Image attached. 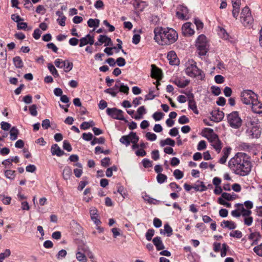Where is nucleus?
<instances>
[{
	"label": "nucleus",
	"instance_id": "44",
	"mask_svg": "<svg viewBox=\"0 0 262 262\" xmlns=\"http://www.w3.org/2000/svg\"><path fill=\"white\" fill-rule=\"evenodd\" d=\"M173 176L177 180L181 179L183 176V172L179 169H176L173 172Z\"/></svg>",
	"mask_w": 262,
	"mask_h": 262
},
{
	"label": "nucleus",
	"instance_id": "55",
	"mask_svg": "<svg viewBox=\"0 0 262 262\" xmlns=\"http://www.w3.org/2000/svg\"><path fill=\"white\" fill-rule=\"evenodd\" d=\"M146 137L148 140L153 141L156 140L157 135L154 133L147 132L146 134Z\"/></svg>",
	"mask_w": 262,
	"mask_h": 262
},
{
	"label": "nucleus",
	"instance_id": "13",
	"mask_svg": "<svg viewBox=\"0 0 262 262\" xmlns=\"http://www.w3.org/2000/svg\"><path fill=\"white\" fill-rule=\"evenodd\" d=\"M151 77L152 78L160 80L162 78V71L156 65H151Z\"/></svg>",
	"mask_w": 262,
	"mask_h": 262
},
{
	"label": "nucleus",
	"instance_id": "36",
	"mask_svg": "<svg viewBox=\"0 0 262 262\" xmlns=\"http://www.w3.org/2000/svg\"><path fill=\"white\" fill-rule=\"evenodd\" d=\"M105 142V139L104 137H101L99 138L95 137L91 141V145H94L96 144H104Z\"/></svg>",
	"mask_w": 262,
	"mask_h": 262
},
{
	"label": "nucleus",
	"instance_id": "51",
	"mask_svg": "<svg viewBox=\"0 0 262 262\" xmlns=\"http://www.w3.org/2000/svg\"><path fill=\"white\" fill-rule=\"evenodd\" d=\"M189 119L186 116L183 115L179 118L178 122L181 124H184L189 123Z\"/></svg>",
	"mask_w": 262,
	"mask_h": 262
},
{
	"label": "nucleus",
	"instance_id": "50",
	"mask_svg": "<svg viewBox=\"0 0 262 262\" xmlns=\"http://www.w3.org/2000/svg\"><path fill=\"white\" fill-rule=\"evenodd\" d=\"M11 254V251L10 249H6L4 253L0 254V260H3L5 258L9 257Z\"/></svg>",
	"mask_w": 262,
	"mask_h": 262
},
{
	"label": "nucleus",
	"instance_id": "34",
	"mask_svg": "<svg viewBox=\"0 0 262 262\" xmlns=\"http://www.w3.org/2000/svg\"><path fill=\"white\" fill-rule=\"evenodd\" d=\"M164 232H163L162 231V229H161L160 233L161 234L167 233V236H170L172 234V228L170 227V226L168 224H165L164 226Z\"/></svg>",
	"mask_w": 262,
	"mask_h": 262
},
{
	"label": "nucleus",
	"instance_id": "22",
	"mask_svg": "<svg viewBox=\"0 0 262 262\" xmlns=\"http://www.w3.org/2000/svg\"><path fill=\"white\" fill-rule=\"evenodd\" d=\"M221 226L223 228H228L230 230L234 229L236 227L235 223L233 221L225 220L222 222Z\"/></svg>",
	"mask_w": 262,
	"mask_h": 262
},
{
	"label": "nucleus",
	"instance_id": "29",
	"mask_svg": "<svg viewBox=\"0 0 262 262\" xmlns=\"http://www.w3.org/2000/svg\"><path fill=\"white\" fill-rule=\"evenodd\" d=\"M211 144L217 152V153L220 152L222 148V143L220 139H218L216 140V141H214L213 142L211 143Z\"/></svg>",
	"mask_w": 262,
	"mask_h": 262
},
{
	"label": "nucleus",
	"instance_id": "9",
	"mask_svg": "<svg viewBox=\"0 0 262 262\" xmlns=\"http://www.w3.org/2000/svg\"><path fill=\"white\" fill-rule=\"evenodd\" d=\"M106 113L108 115L115 119L123 120L125 122L127 121L125 120L123 115V111L117 108H107Z\"/></svg>",
	"mask_w": 262,
	"mask_h": 262
},
{
	"label": "nucleus",
	"instance_id": "32",
	"mask_svg": "<svg viewBox=\"0 0 262 262\" xmlns=\"http://www.w3.org/2000/svg\"><path fill=\"white\" fill-rule=\"evenodd\" d=\"M73 66V63L68 60L63 61V67H64V70L66 73L70 72L72 69Z\"/></svg>",
	"mask_w": 262,
	"mask_h": 262
},
{
	"label": "nucleus",
	"instance_id": "33",
	"mask_svg": "<svg viewBox=\"0 0 262 262\" xmlns=\"http://www.w3.org/2000/svg\"><path fill=\"white\" fill-rule=\"evenodd\" d=\"M100 24V20L98 19L90 18L88 21V26L92 27H97Z\"/></svg>",
	"mask_w": 262,
	"mask_h": 262
},
{
	"label": "nucleus",
	"instance_id": "63",
	"mask_svg": "<svg viewBox=\"0 0 262 262\" xmlns=\"http://www.w3.org/2000/svg\"><path fill=\"white\" fill-rule=\"evenodd\" d=\"M42 127L45 129H47L50 127V121L49 119H46L43 120L41 124Z\"/></svg>",
	"mask_w": 262,
	"mask_h": 262
},
{
	"label": "nucleus",
	"instance_id": "10",
	"mask_svg": "<svg viewBox=\"0 0 262 262\" xmlns=\"http://www.w3.org/2000/svg\"><path fill=\"white\" fill-rule=\"evenodd\" d=\"M211 120L215 122H219L223 120L224 117V113L223 111H220L219 109H215L212 111L211 113Z\"/></svg>",
	"mask_w": 262,
	"mask_h": 262
},
{
	"label": "nucleus",
	"instance_id": "1",
	"mask_svg": "<svg viewBox=\"0 0 262 262\" xmlns=\"http://www.w3.org/2000/svg\"><path fill=\"white\" fill-rule=\"evenodd\" d=\"M228 167L235 174L247 176L250 174L252 167L250 157L244 152H237L229 160Z\"/></svg>",
	"mask_w": 262,
	"mask_h": 262
},
{
	"label": "nucleus",
	"instance_id": "14",
	"mask_svg": "<svg viewBox=\"0 0 262 262\" xmlns=\"http://www.w3.org/2000/svg\"><path fill=\"white\" fill-rule=\"evenodd\" d=\"M252 111L256 114L262 113V103L258 102L256 98L253 103L251 104Z\"/></svg>",
	"mask_w": 262,
	"mask_h": 262
},
{
	"label": "nucleus",
	"instance_id": "23",
	"mask_svg": "<svg viewBox=\"0 0 262 262\" xmlns=\"http://www.w3.org/2000/svg\"><path fill=\"white\" fill-rule=\"evenodd\" d=\"M131 135L133 136V139H132V143L133 144L132 147L133 149H135L136 148H138L139 147V145L137 143L139 138L137 136V134L135 132H131Z\"/></svg>",
	"mask_w": 262,
	"mask_h": 262
},
{
	"label": "nucleus",
	"instance_id": "60",
	"mask_svg": "<svg viewBox=\"0 0 262 262\" xmlns=\"http://www.w3.org/2000/svg\"><path fill=\"white\" fill-rule=\"evenodd\" d=\"M99 217V216L98 214L91 216V220L97 226L100 225L101 223Z\"/></svg>",
	"mask_w": 262,
	"mask_h": 262
},
{
	"label": "nucleus",
	"instance_id": "45",
	"mask_svg": "<svg viewBox=\"0 0 262 262\" xmlns=\"http://www.w3.org/2000/svg\"><path fill=\"white\" fill-rule=\"evenodd\" d=\"M155 233V230L153 229H149L147 230L146 233V238L147 241H150L152 239V237L154 236Z\"/></svg>",
	"mask_w": 262,
	"mask_h": 262
},
{
	"label": "nucleus",
	"instance_id": "24",
	"mask_svg": "<svg viewBox=\"0 0 262 262\" xmlns=\"http://www.w3.org/2000/svg\"><path fill=\"white\" fill-rule=\"evenodd\" d=\"M261 238V235L258 232H254L251 233L249 236V239L252 240L253 243L252 245H256L257 243V241Z\"/></svg>",
	"mask_w": 262,
	"mask_h": 262
},
{
	"label": "nucleus",
	"instance_id": "12",
	"mask_svg": "<svg viewBox=\"0 0 262 262\" xmlns=\"http://www.w3.org/2000/svg\"><path fill=\"white\" fill-rule=\"evenodd\" d=\"M192 25L190 23H186L183 25L182 30L184 35L190 36L194 34V31L191 27Z\"/></svg>",
	"mask_w": 262,
	"mask_h": 262
},
{
	"label": "nucleus",
	"instance_id": "11",
	"mask_svg": "<svg viewBox=\"0 0 262 262\" xmlns=\"http://www.w3.org/2000/svg\"><path fill=\"white\" fill-rule=\"evenodd\" d=\"M189 10L184 6L181 7L180 10L176 13L177 16L181 19L187 20L189 18Z\"/></svg>",
	"mask_w": 262,
	"mask_h": 262
},
{
	"label": "nucleus",
	"instance_id": "62",
	"mask_svg": "<svg viewBox=\"0 0 262 262\" xmlns=\"http://www.w3.org/2000/svg\"><path fill=\"white\" fill-rule=\"evenodd\" d=\"M206 147V142L204 140H201L199 142L197 149L199 150H202L205 149Z\"/></svg>",
	"mask_w": 262,
	"mask_h": 262
},
{
	"label": "nucleus",
	"instance_id": "35",
	"mask_svg": "<svg viewBox=\"0 0 262 262\" xmlns=\"http://www.w3.org/2000/svg\"><path fill=\"white\" fill-rule=\"evenodd\" d=\"M13 62L17 68H21L23 67V62L19 56H16L13 58Z\"/></svg>",
	"mask_w": 262,
	"mask_h": 262
},
{
	"label": "nucleus",
	"instance_id": "38",
	"mask_svg": "<svg viewBox=\"0 0 262 262\" xmlns=\"http://www.w3.org/2000/svg\"><path fill=\"white\" fill-rule=\"evenodd\" d=\"M48 68L50 71V72L52 73V74L54 77H58L59 74L58 72L55 67L52 63H49L48 65Z\"/></svg>",
	"mask_w": 262,
	"mask_h": 262
},
{
	"label": "nucleus",
	"instance_id": "31",
	"mask_svg": "<svg viewBox=\"0 0 262 262\" xmlns=\"http://www.w3.org/2000/svg\"><path fill=\"white\" fill-rule=\"evenodd\" d=\"M198 182L200 184H195L193 188L196 190V191H204L207 190V187L204 185V183L203 182H200L198 181Z\"/></svg>",
	"mask_w": 262,
	"mask_h": 262
},
{
	"label": "nucleus",
	"instance_id": "30",
	"mask_svg": "<svg viewBox=\"0 0 262 262\" xmlns=\"http://www.w3.org/2000/svg\"><path fill=\"white\" fill-rule=\"evenodd\" d=\"M190 81L188 80H185L184 81H181L179 79H176L174 81V83L178 87L181 88H184L186 87L189 83Z\"/></svg>",
	"mask_w": 262,
	"mask_h": 262
},
{
	"label": "nucleus",
	"instance_id": "19",
	"mask_svg": "<svg viewBox=\"0 0 262 262\" xmlns=\"http://www.w3.org/2000/svg\"><path fill=\"white\" fill-rule=\"evenodd\" d=\"M231 150V148L230 147H225L223 150V156L220 158L219 160V162L221 164H225L227 161V159L228 158L230 152Z\"/></svg>",
	"mask_w": 262,
	"mask_h": 262
},
{
	"label": "nucleus",
	"instance_id": "56",
	"mask_svg": "<svg viewBox=\"0 0 262 262\" xmlns=\"http://www.w3.org/2000/svg\"><path fill=\"white\" fill-rule=\"evenodd\" d=\"M230 236L231 237L240 238L242 237V233L239 230H235L233 232H230Z\"/></svg>",
	"mask_w": 262,
	"mask_h": 262
},
{
	"label": "nucleus",
	"instance_id": "25",
	"mask_svg": "<svg viewBox=\"0 0 262 262\" xmlns=\"http://www.w3.org/2000/svg\"><path fill=\"white\" fill-rule=\"evenodd\" d=\"M236 205L238 207V210L241 212V214L243 216H248L251 214V211L249 209H245L242 204H237Z\"/></svg>",
	"mask_w": 262,
	"mask_h": 262
},
{
	"label": "nucleus",
	"instance_id": "47",
	"mask_svg": "<svg viewBox=\"0 0 262 262\" xmlns=\"http://www.w3.org/2000/svg\"><path fill=\"white\" fill-rule=\"evenodd\" d=\"M253 251L259 256L262 257V243L254 248Z\"/></svg>",
	"mask_w": 262,
	"mask_h": 262
},
{
	"label": "nucleus",
	"instance_id": "39",
	"mask_svg": "<svg viewBox=\"0 0 262 262\" xmlns=\"http://www.w3.org/2000/svg\"><path fill=\"white\" fill-rule=\"evenodd\" d=\"M188 107L195 114H199V111H198V110L197 109V106H196V103H195V101H191L190 102H188Z\"/></svg>",
	"mask_w": 262,
	"mask_h": 262
},
{
	"label": "nucleus",
	"instance_id": "59",
	"mask_svg": "<svg viewBox=\"0 0 262 262\" xmlns=\"http://www.w3.org/2000/svg\"><path fill=\"white\" fill-rule=\"evenodd\" d=\"M118 66L123 67L126 64V61L123 57H119L116 59V62Z\"/></svg>",
	"mask_w": 262,
	"mask_h": 262
},
{
	"label": "nucleus",
	"instance_id": "8",
	"mask_svg": "<svg viewBox=\"0 0 262 262\" xmlns=\"http://www.w3.org/2000/svg\"><path fill=\"white\" fill-rule=\"evenodd\" d=\"M228 122L234 128H238L242 125V120L239 117L237 112H233L228 116Z\"/></svg>",
	"mask_w": 262,
	"mask_h": 262
},
{
	"label": "nucleus",
	"instance_id": "3",
	"mask_svg": "<svg viewBox=\"0 0 262 262\" xmlns=\"http://www.w3.org/2000/svg\"><path fill=\"white\" fill-rule=\"evenodd\" d=\"M247 127L246 133L247 136L251 139H258L260 137L262 128L260 127L258 120L247 117L245 119Z\"/></svg>",
	"mask_w": 262,
	"mask_h": 262
},
{
	"label": "nucleus",
	"instance_id": "26",
	"mask_svg": "<svg viewBox=\"0 0 262 262\" xmlns=\"http://www.w3.org/2000/svg\"><path fill=\"white\" fill-rule=\"evenodd\" d=\"M72 175V169L69 166H66L63 170L62 176L64 180H69Z\"/></svg>",
	"mask_w": 262,
	"mask_h": 262
},
{
	"label": "nucleus",
	"instance_id": "37",
	"mask_svg": "<svg viewBox=\"0 0 262 262\" xmlns=\"http://www.w3.org/2000/svg\"><path fill=\"white\" fill-rule=\"evenodd\" d=\"M76 258L77 259L80 261V262H86L87 261V258L85 256V255L80 252H77L76 254Z\"/></svg>",
	"mask_w": 262,
	"mask_h": 262
},
{
	"label": "nucleus",
	"instance_id": "52",
	"mask_svg": "<svg viewBox=\"0 0 262 262\" xmlns=\"http://www.w3.org/2000/svg\"><path fill=\"white\" fill-rule=\"evenodd\" d=\"M63 148L64 149L68 151H71L72 150V146L70 144L69 142L67 140H64L63 142Z\"/></svg>",
	"mask_w": 262,
	"mask_h": 262
},
{
	"label": "nucleus",
	"instance_id": "41",
	"mask_svg": "<svg viewBox=\"0 0 262 262\" xmlns=\"http://www.w3.org/2000/svg\"><path fill=\"white\" fill-rule=\"evenodd\" d=\"M129 91V88L127 85H124V83H121L120 84V89L118 90V92H122L124 94H128Z\"/></svg>",
	"mask_w": 262,
	"mask_h": 262
},
{
	"label": "nucleus",
	"instance_id": "57",
	"mask_svg": "<svg viewBox=\"0 0 262 262\" xmlns=\"http://www.w3.org/2000/svg\"><path fill=\"white\" fill-rule=\"evenodd\" d=\"M169 186L173 191H174L176 189H178L177 192H179L182 190V188L175 182L170 183Z\"/></svg>",
	"mask_w": 262,
	"mask_h": 262
},
{
	"label": "nucleus",
	"instance_id": "64",
	"mask_svg": "<svg viewBox=\"0 0 262 262\" xmlns=\"http://www.w3.org/2000/svg\"><path fill=\"white\" fill-rule=\"evenodd\" d=\"M1 125L2 129L4 130H8L11 127L10 124L4 121H2L1 123Z\"/></svg>",
	"mask_w": 262,
	"mask_h": 262
},
{
	"label": "nucleus",
	"instance_id": "48",
	"mask_svg": "<svg viewBox=\"0 0 262 262\" xmlns=\"http://www.w3.org/2000/svg\"><path fill=\"white\" fill-rule=\"evenodd\" d=\"M30 114L33 116H36L37 115V107L35 104H33L29 108Z\"/></svg>",
	"mask_w": 262,
	"mask_h": 262
},
{
	"label": "nucleus",
	"instance_id": "5",
	"mask_svg": "<svg viewBox=\"0 0 262 262\" xmlns=\"http://www.w3.org/2000/svg\"><path fill=\"white\" fill-rule=\"evenodd\" d=\"M195 46L199 51V54L201 56L205 55L208 50V45L206 36L201 34L198 37Z\"/></svg>",
	"mask_w": 262,
	"mask_h": 262
},
{
	"label": "nucleus",
	"instance_id": "43",
	"mask_svg": "<svg viewBox=\"0 0 262 262\" xmlns=\"http://www.w3.org/2000/svg\"><path fill=\"white\" fill-rule=\"evenodd\" d=\"M164 114L162 112H157L152 115V117L156 121H159L162 119L164 116Z\"/></svg>",
	"mask_w": 262,
	"mask_h": 262
},
{
	"label": "nucleus",
	"instance_id": "27",
	"mask_svg": "<svg viewBox=\"0 0 262 262\" xmlns=\"http://www.w3.org/2000/svg\"><path fill=\"white\" fill-rule=\"evenodd\" d=\"M19 134V131L17 129L16 127H12L10 131V139L12 141L15 140L17 139L18 135Z\"/></svg>",
	"mask_w": 262,
	"mask_h": 262
},
{
	"label": "nucleus",
	"instance_id": "17",
	"mask_svg": "<svg viewBox=\"0 0 262 262\" xmlns=\"http://www.w3.org/2000/svg\"><path fill=\"white\" fill-rule=\"evenodd\" d=\"M207 129L206 138L211 143L219 139L217 135L214 133L212 129L208 128Z\"/></svg>",
	"mask_w": 262,
	"mask_h": 262
},
{
	"label": "nucleus",
	"instance_id": "21",
	"mask_svg": "<svg viewBox=\"0 0 262 262\" xmlns=\"http://www.w3.org/2000/svg\"><path fill=\"white\" fill-rule=\"evenodd\" d=\"M132 139L133 136L131 135L130 132L128 135L122 136L119 141L122 144H124L126 146H128L132 142Z\"/></svg>",
	"mask_w": 262,
	"mask_h": 262
},
{
	"label": "nucleus",
	"instance_id": "7",
	"mask_svg": "<svg viewBox=\"0 0 262 262\" xmlns=\"http://www.w3.org/2000/svg\"><path fill=\"white\" fill-rule=\"evenodd\" d=\"M241 19L244 26H249L252 24L253 18L248 7L246 6L242 10Z\"/></svg>",
	"mask_w": 262,
	"mask_h": 262
},
{
	"label": "nucleus",
	"instance_id": "54",
	"mask_svg": "<svg viewBox=\"0 0 262 262\" xmlns=\"http://www.w3.org/2000/svg\"><path fill=\"white\" fill-rule=\"evenodd\" d=\"M82 137L83 140L89 141L92 140L93 136V134L91 133H84L82 134Z\"/></svg>",
	"mask_w": 262,
	"mask_h": 262
},
{
	"label": "nucleus",
	"instance_id": "20",
	"mask_svg": "<svg viewBox=\"0 0 262 262\" xmlns=\"http://www.w3.org/2000/svg\"><path fill=\"white\" fill-rule=\"evenodd\" d=\"M98 41L101 43H105V46H112L113 43L111 39L107 36L106 35H100L99 36V38L98 39Z\"/></svg>",
	"mask_w": 262,
	"mask_h": 262
},
{
	"label": "nucleus",
	"instance_id": "18",
	"mask_svg": "<svg viewBox=\"0 0 262 262\" xmlns=\"http://www.w3.org/2000/svg\"><path fill=\"white\" fill-rule=\"evenodd\" d=\"M152 242L158 251L163 250L165 248L161 238L160 236L154 237L152 239Z\"/></svg>",
	"mask_w": 262,
	"mask_h": 262
},
{
	"label": "nucleus",
	"instance_id": "46",
	"mask_svg": "<svg viewBox=\"0 0 262 262\" xmlns=\"http://www.w3.org/2000/svg\"><path fill=\"white\" fill-rule=\"evenodd\" d=\"M229 249V247L226 243L222 244V248L221 249V256L222 257H225L227 254V252Z\"/></svg>",
	"mask_w": 262,
	"mask_h": 262
},
{
	"label": "nucleus",
	"instance_id": "53",
	"mask_svg": "<svg viewBox=\"0 0 262 262\" xmlns=\"http://www.w3.org/2000/svg\"><path fill=\"white\" fill-rule=\"evenodd\" d=\"M211 90L212 94L215 96L219 95L221 93V89L219 86H212Z\"/></svg>",
	"mask_w": 262,
	"mask_h": 262
},
{
	"label": "nucleus",
	"instance_id": "42",
	"mask_svg": "<svg viewBox=\"0 0 262 262\" xmlns=\"http://www.w3.org/2000/svg\"><path fill=\"white\" fill-rule=\"evenodd\" d=\"M167 179L166 175L162 173H159L157 176V180L160 184L164 183Z\"/></svg>",
	"mask_w": 262,
	"mask_h": 262
},
{
	"label": "nucleus",
	"instance_id": "28",
	"mask_svg": "<svg viewBox=\"0 0 262 262\" xmlns=\"http://www.w3.org/2000/svg\"><path fill=\"white\" fill-rule=\"evenodd\" d=\"M166 145L174 146L175 145V141L171 138H168L165 140H163L160 141V145L164 146Z\"/></svg>",
	"mask_w": 262,
	"mask_h": 262
},
{
	"label": "nucleus",
	"instance_id": "4",
	"mask_svg": "<svg viewBox=\"0 0 262 262\" xmlns=\"http://www.w3.org/2000/svg\"><path fill=\"white\" fill-rule=\"evenodd\" d=\"M185 73L188 76L191 77H198L200 80H202L204 78L203 72L197 67L196 62L193 60L189 61L187 63Z\"/></svg>",
	"mask_w": 262,
	"mask_h": 262
},
{
	"label": "nucleus",
	"instance_id": "6",
	"mask_svg": "<svg viewBox=\"0 0 262 262\" xmlns=\"http://www.w3.org/2000/svg\"><path fill=\"white\" fill-rule=\"evenodd\" d=\"M256 98V95L251 90H245L241 93V101L246 105H251Z\"/></svg>",
	"mask_w": 262,
	"mask_h": 262
},
{
	"label": "nucleus",
	"instance_id": "61",
	"mask_svg": "<svg viewBox=\"0 0 262 262\" xmlns=\"http://www.w3.org/2000/svg\"><path fill=\"white\" fill-rule=\"evenodd\" d=\"M41 34L42 32L39 29H36L34 31L33 37L35 39H38L40 37Z\"/></svg>",
	"mask_w": 262,
	"mask_h": 262
},
{
	"label": "nucleus",
	"instance_id": "58",
	"mask_svg": "<svg viewBox=\"0 0 262 262\" xmlns=\"http://www.w3.org/2000/svg\"><path fill=\"white\" fill-rule=\"evenodd\" d=\"M101 163L103 167H106L110 165V158L105 157L101 160Z\"/></svg>",
	"mask_w": 262,
	"mask_h": 262
},
{
	"label": "nucleus",
	"instance_id": "49",
	"mask_svg": "<svg viewBox=\"0 0 262 262\" xmlns=\"http://www.w3.org/2000/svg\"><path fill=\"white\" fill-rule=\"evenodd\" d=\"M94 7L97 9H103L104 7V4L102 1L101 0H97L95 4Z\"/></svg>",
	"mask_w": 262,
	"mask_h": 262
},
{
	"label": "nucleus",
	"instance_id": "2",
	"mask_svg": "<svg viewBox=\"0 0 262 262\" xmlns=\"http://www.w3.org/2000/svg\"><path fill=\"white\" fill-rule=\"evenodd\" d=\"M154 32L155 41L162 46L173 43L178 38L177 32L172 28L157 27L155 28Z\"/></svg>",
	"mask_w": 262,
	"mask_h": 262
},
{
	"label": "nucleus",
	"instance_id": "15",
	"mask_svg": "<svg viewBox=\"0 0 262 262\" xmlns=\"http://www.w3.org/2000/svg\"><path fill=\"white\" fill-rule=\"evenodd\" d=\"M51 152L53 156L56 155L58 157H61L65 154L64 151L61 150L57 144H54L52 145Z\"/></svg>",
	"mask_w": 262,
	"mask_h": 262
},
{
	"label": "nucleus",
	"instance_id": "16",
	"mask_svg": "<svg viewBox=\"0 0 262 262\" xmlns=\"http://www.w3.org/2000/svg\"><path fill=\"white\" fill-rule=\"evenodd\" d=\"M167 58L169 60V63L171 65H177L179 62L177 55L173 51L168 52Z\"/></svg>",
	"mask_w": 262,
	"mask_h": 262
},
{
	"label": "nucleus",
	"instance_id": "40",
	"mask_svg": "<svg viewBox=\"0 0 262 262\" xmlns=\"http://www.w3.org/2000/svg\"><path fill=\"white\" fill-rule=\"evenodd\" d=\"M15 171L12 170H7L5 171V175L8 179L13 180L15 177Z\"/></svg>",
	"mask_w": 262,
	"mask_h": 262
}]
</instances>
